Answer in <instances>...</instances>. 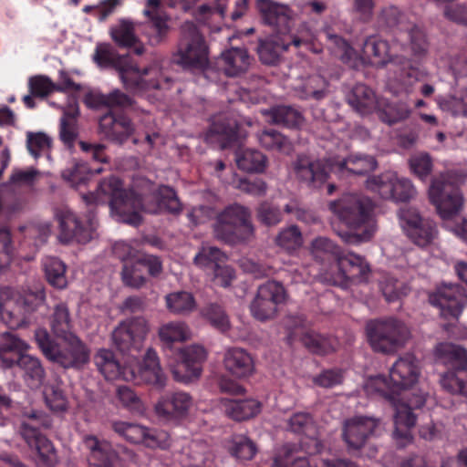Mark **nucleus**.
<instances>
[{
	"label": "nucleus",
	"mask_w": 467,
	"mask_h": 467,
	"mask_svg": "<svg viewBox=\"0 0 467 467\" xmlns=\"http://www.w3.org/2000/svg\"><path fill=\"white\" fill-rule=\"evenodd\" d=\"M106 197L111 213L117 221L132 226H139L142 223L140 212L158 213L166 211L178 214L182 211V203L175 191L169 186H162L159 190V198L154 195L140 196L123 189L122 182L115 177L102 180L96 192L84 196L87 203H104Z\"/></svg>",
	"instance_id": "obj_1"
},
{
	"label": "nucleus",
	"mask_w": 467,
	"mask_h": 467,
	"mask_svg": "<svg viewBox=\"0 0 467 467\" xmlns=\"http://www.w3.org/2000/svg\"><path fill=\"white\" fill-rule=\"evenodd\" d=\"M376 168L374 157L360 154L349 155L342 161L314 160L306 155H298L293 162L296 179L310 188L321 187L332 172L340 177L348 174L365 175Z\"/></svg>",
	"instance_id": "obj_2"
},
{
	"label": "nucleus",
	"mask_w": 467,
	"mask_h": 467,
	"mask_svg": "<svg viewBox=\"0 0 467 467\" xmlns=\"http://www.w3.org/2000/svg\"><path fill=\"white\" fill-rule=\"evenodd\" d=\"M328 207L348 229L338 233L344 243L359 244L369 241L374 235V204L368 197L346 194L338 200L330 202Z\"/></svg>",
	"instance_id": "obj_3"
},
{
	"label": "nucleus",
	"mask_w": 467,
	"mask_h": 467,
	"mask_svg": "<svg viewBox=\"0 0 467 467\" xmlns=\"http://www.w3.org/2000/svg\"><path fill=\"white\" fill-rule=\"evenodd\" d=\"M213 236L229 245L246 244L255 237L251 210L239 203L226 206L217 213L213 223Z\"/></svg>",
	"instance_id": "obj_4"
},
{
	"label": "nucleus",
	"mask_w": 467,
	"mask_h": 467,
	"mask_svg": "<svg viewBox=\"0 0 467 467\" xmlns=\"http://www.w3.org/2000/svg\"><path fill=\"white\" fill-rule=\"evenodd\" d=\"M35 339L43 355L64 368H80L89 360L90 351L77 335L63 338L65 346L60 347L46 329L38 328Z\"/></svg>",
	"instance_id": "obj_5"
},
{
	"label": "nucleus",
	"mask_w": 467,
	"mask_h": 467,
	"mask_svg": "<svg viewBox=\"0 0 467 467\" xmlns=\"http://www.w3.org/2000/svg\"><path fill=\"white\" fill-rule=\"evenodd\" d=\"M366 335L375 352L389 355L405 346L410 330L403 322L395 318L374 319L367 323Z\"/></svg>",
	"instance_id": "obj_6"
},
{
	"label": "nucleus",
	"mask_w": 467,
	"mask_h": 467,
	"mask_svg": "<svg viewBox=\"0 0 467 467\" xmlns=\"http://www.w3.org/2000/svg\"><path fill=\"white\" fill-rule=\"evenodd\" d=\"M171 62L191 71L208 67L209 47L200 31H182Z\"/></svg>",
	"instance_id": "obj_7"
},
{
	"label": "nucleus",
	"mask_w": 467,
	"mask_h": 467,
	"mask_svg": "<svg viewBox=\"0 0 467 467\" xmlns=\"http://www.w3.org/2000/svg\"><path fill=\"white\" fill-rule=\"evenodd\" d=\"M429 196L443 220L458 215L463 205V197L459 188L444 175L432 180Z\"/></svg>",
	"instance_id": "obj_8"
},
{
	"label": "nucleus",
	"mask_w": 467,
	"mask_h": 467,
	"mask_svg": "<svg viewBox=\"0 0 467 467\" xmlns=\"http://www.w3.org/2000/svg\"><path fill=\"white\" fill-rule=\"evenodd\" d=\"M149 332L145 318L136 317L120 322L111 332V340L116 348L127 355L138 354L143 347Z\"/></svg>",
	"instance_id": "obj_9"
},
{
	"label": "nucleus",
	"mask_w": 467,
	"mask_h": 467,
	"mask_svg": "<svg viewBox=\"0 0 467 467\" xmlns=\"http://www.w3.org/2000/svg\"><path fill=\"white\" fill-rule=\"evenodd\" d=\"M420 374L418 359L411 354H406L400 358L389 369V381L384 377L377 378V384H385L390 390L386 395H396L400 391L412 388L419 379Z\"/></svg>",
	"instance_id": "obj_10"
},
{
	"label": "nucleus",
	"mask_w": 467,
	"mask_h": 467,
	"mask_svg": "<svg viewBox=\"0 0 467 467\" xmlns=\"http://www.w3.org/2000/svg\"><path fill=\"white\" fill-rule=\"evenodd\" d=\"M337 262V273L330 278L331 284L346 286L348 283H367L371 275L368 262L362 255L352 252L338 254Z\"/></svg>",
	"instance_id": "obj_11"
},
{
	"label": "nucleus",
	"mask_w": 467,
	"mask_h": 467,
	"mask_svg": "<svg viewBox=\"0 0 467 467\" xmlns=\"http://www.w3.org/2000/svg\"><path fill=\"white\" fill-rule=\"evenodd\" d=\"M206 350L198 345L176 348L171 358L176 365L170 364L174 379L177 381L189 383L200 377V364L206 359Z\"/></svg>",
	"instance_id": "obj_12"
},
{
	"label": "nucleus",
	"mask_w": 467,
	"mask_h": 467,
	"mask_svg": "<svg viewBox=\"0 0 467 467\" xmlns=\"http://www.w3.org/2000/svg\"><path fill=\"white\" fill-rule=\"evenodd\" d=\"M380 419L368 416H354L344 420L342 439L349 452L359 451L368 442L369 437L377 434Z\"/></svg>",
	"instance_id": "obj_13"
},
{
	"label": "nucleus",
	"mask_w": 467,
	"mask_h": 467,
	"mask_svg": "<svg viewBox=\"0 0 467 467\" xmlns=\"http://www.w3.org/2000/svg\"><path fill=\"white\" fill-rule=\"evenodd\" d=\"M285 289L277 281H267L258 286L255 297L250 304V310L254 318L265 321L273 318L279 304L285 300Z\"/></svg>",
	"instance_id": "obj_14"
},
{
	"label": "nucleus",
	"mask_w": 467,
	"mask_h": 467,
	"mask_svg": "<svg viewBox=\"0 0 467 467\" xmlns=\"http://www.w3.org/2000/svg\"><path fill=\"white\" fill-rule=\"evenodd\" d=\"M399 217L407 236L418 246L425 247L436 238V223L431 219L422 218L416 209L401 208Z\"/></svg>",
	"instance_id": "obj_15"
},
{
	"label": "nucleus",
	"mask_w": 467,
	"mask_h": 467,
	"mask_svg": "<svg viewBox=\"0 0 467 467\" xmlns=\"http://www.w3.org/2000/svg\"><path fill=\"white\" fill-rule=\"evenodd\" d=\"M429 301L440 308L441 316L444 318L458 319L467 305V294L459 285L443 284L430 295Z\"/></svg>",
	"instance_id": "obj_16"
},
{
	"label": "nucleus",
	"mask_w": 467,
	"mask_h": 467,
	"mask_svg": "<svg viewBox=\"0 0 467 467\" xmlns=\"http://www.w3.org/2000/svg\"><path fill=\"white\" fill-rule=\"evenodd\" d=\"M56 219L59 225L58 239L63 244L77 242L87 244L93 238L96 223L93 218L88 219V225L85 226L78 220L77 215L67 209L57 210Z\"/></svg>",
	"instance_id": "obj_17"
},
{
	"label": "nucleus",
	"mask_w": 467,
	"mask_h": 467,
	"mask_svg": "<svg viewBox=\"0 0 467 467\" xmlns=\"http://www.w3.org/2000/svg\"><path fill=\"white\" fill-rule=\"evenodd\" d=\"M134 131L133 122L124 114L108 110L99 119V133L115 144L122 145Z\"/></svg>",
	"instance_id": "obj_18"
},
{
	"label": "nucleus",
	"mask_w": 467,
	"mask_h": 467,
	"mask_svg": "<svg viewBox=\"0 0 467 467\" xmlns=\"http://www.w3.org/2000/svg\"><path fill=\"white\" fill-rule=\"evenodd\" d=\"M255 7L262 23L275 29H290L296 16L288 5L274 0H256Z\"/></svg>",
	"instance_id": "obj_19"
},
{
	"label": "nucleus",
	"mask_w": 467,
	"mask_h": 467,
	"mask_svg": "<svg viewBox=\"0 0 467 467\" xmlns=\"http://www.w3.org/2000/svg\"><path fill=\"white\" fill-rule=\"evenodd\" d=\"M301 43L300 38L290 36L288 31H276L268 38L260 40L257 53L263 64L275 66L279 63L282 53L287 50L291 44L299 47Z\"/></svg>",
	"instance_id": "obj_20"
},
{
	"label": "nucleus",
	"mask_w": 467,
	"mask_h": 467,
	"mask_svg": "<svg viewBox=\"0 0 467 467\" xmlns=\"http://www.w3.org/2000/svg\"><path fill=\"white\" fill-rule=\"evenodd\" d=\"M84 103L88 108L93 109H99L101 108H107L109 110H112L114 108L122 110L138 109L136 101L119 88H115L108 94H103L99 91H89L85 95Z\"/></svg>",
	"instance_id": "obj_21"
},
{
	"label": "nucleus",
	"mask_w": 467,
	"mask_h": 467,
	"mask_svg": "<svg viewBox=\"0 0 467 467\" xmlns=\"http://www.w3.org/2000/svg\"><path fill=\"white\" fill-rule=\"evenodd\" d=\"M395 407V430L393 437L398 441V446L403 447L411 440L410 429L416 424V415L412 410L401 402H397L394 395H386Z\"/></svg>",
	"instance_id": "obj_22"
},
{
	"label": "nucleus",
	"mask_w": 467,
	"mask_h": 467,
	"mask_svg": "<svg viewBox=\"0 0 467 467\" xmlns=\"http://www.w3.org/2000/svg\"><path fill=\"white\" fill-rule=\"evenodd\" d=\"M84 444L88 450V467H114L118 453L106 441H99L96 436L88 435Z\"/></svg>",
	"instance_id": "obj_23"
},
{
	"label": "nucleus",
	"mask_w": 467,
	"mask_h": 467,
	"mask_svg": "<svg viewBox=\"0 0 467 467\" xmlns=\"http://www.w3.org/2000/svg\"><path fill=\"white\" fill-rule=\"evenodd\" d=\"M192 399L186 392H174L161 397L155 404L156 413L165 419L182 418L187 415Z\"/></svg>",
	"instance_id": "obj_24"
},
{
	"label": "nucleus",
	"mask_w": 467,
	"mask_h": 467,
	"mask_svg": "<svg viewBox=\"0 0 467 467\" xmlns=\"http://www.w3.org/2000/svg\"><path fill=\"white\" fill-rule=\"evenodd\" d=\"M62 117L59 124V137L65 145L72 148L79 134V107L75 98H70L66 106L61 108Z\"/></svg>",
	"instance_id": "obj_25"
},
{
	"label": "nucleus",
	"mask_w": 467,
	"mask_h": 467,
	"mask_svg": "<svg viewBox=\"0 0 467 467\" xmlns=\"http://www.w3.org/2000/svg\"><path fill=\"white\" fill-rule=\"evenodd\" d=\"M223 365L225 369L237 379H245L254 370L252 356L241 348L227 349L223 356Z\"/></svg>",
	"instance_id": "obj_26"
},
{
	"label": "nucleus",
	"mask_w": 467,
	"mask_h": 467,
	"mask_svg": "<svg viewBox=\"0 0 467 467\" xmlns=\"http://www.w3.org/2000/svg\"><path fill=\"white\" fill-rule=\"evenodd\" d=\"M293 90L300 99L319 101L328 95L329 83L324 77L315 74L300 78Z\"/></svg>",
	"instance_id": "obj_27"
},
{
	"label": "nucleus",
	"mask_w": 467,
	"mask_h": 467,
	"mask_svg": "<svg viewBox=\"0 0 467 467\" xmlns=\"http://www.w3.org/2000/svg\"><path fill=\"white\" fill-rule=\"evenodd\" d=\"M28 345L16 334L5 332L0 337V360L5 368H12L25 357Z\"/></svg>",
	"instance_id": "obj_28"
},
{
	"label": "nucleus",
	"mask_w": 467,
	"mask_h": 467,
	"mask_svg": "<svg viewBox=\"0 0 467 467\" xmlns=\"http://www.w3.org/2000/svg\"><path fill=\"white\" fill-rule=\"evenodd\" d=\"M435 357L456 372L467 370V349L451 342L439 343L434 349Z\"/></svg>",
	"instance_id": "obj_29"
},
{
	"label": "nucleus",
	"mask_w": 467,
	"mask_h": 467,
	"mask_svg": "<svg viewBox=\"0 0 467 467\" xmlns=\"http://www.w3.org/2000/svg\"><path fill=\"white\" fill-rule=\"evenodd\" d=\"M0 317L12 329L22 327L26 320L17 302L12 298V291L8 287L0 289Z\"/></svg>",
	"instance_id": "obj_30"
},
{
	"label": "nucleus",
	"mask_w": 467,
	"mask_h": 467,
	"mask_svg": "<svg viewBox=\"0 0 467 467\" xmlns=\"http://www.w3.org/2000/svg\"><path fill=\"white\" fill-rule=\"evenodd\" d=\"M311 353L316 355H327L337 348V340L329 336L322 335L313 329L302 330L297 339Z\"/></svg>",
	"instance_id": "obj_31"
},
{
	"label": "nucleus",
	"mask_w": 467,
	"mask_h": 467,
	"mask_svg": "<svg viewBox=\"0 0 467 467\" xmlns=\"http://www.w3.org/2000/svg\"><path fill=\"white\" fill-rule=\"evenodd\" d=\"M226 449L236 462L244 463L253 461L259 451L258 444L244 434H234L227 442Z\"/></svg>",
	"instance_id": "obj_32"
},
{
	"label": "nucleus",
	"mask_w": 467,
	"mask_h": 467,
	"mask_svg": "<svg viewBox=\"0 0 467 467\" xmlns=\"http://www.w3.org/2000/svg\"><path fill=\"white\" fill-rule=\"evenodd\" d=\"M221 61L228 77H238L248 70L252 58L246 49L232 47L221 54Z\"/></svg>",
	"instance_id": "obj_33"
},
{
	"label": "nucleus",
	"mask_w": 467,
	"mask_h": 467,
	"mask_svg": "<svg viewBox=\"0 0 467 467\" xmlns=\"http://www.w3.org/2000/svg\"><path fill=\"white\" fill-rule=\"evenodd\" d=\"M265 115L268 117L270 123L289 129H299L305 123L303 113L292 106L273 107Z\"/></svg>",
	"instance_id": "obj_34"
},
{
	"label": "nucleus",
	"mask_w": 467,
	"mask_h": 467,
	"mask_svg": "<svg viewBox=\"0 0 467 467\" xmlns=\"http://www.w3.org/2000/svg\"><path fill=\"white\" fill-rule=\"evenodd\" d=\"M118 71L124 88L135 93L150 88L167 89L172 82L171 77H163V81L159 79H144L141 76L131 77L128 75V70L122 67H118Z\"/></svg>",
	"instance_id": "obj_35"
},
{
	"label": "nucleus",
	"mask_w": 467,
	"mask_h": 467,
	"mask_svg": "<svg viewBox=\"0 0 467 467\" xmlns=\"http://www.w3.org/2000/svg\"><path fill=\"white\" fill-rule=\"evenodd\" d=\"M17 367L22 371L26 384L31 389L40 388L46 379V371L39 358L26 354L18 359Z\"/></svg>",
	"instance_id": "obj_36"
},
{
	"label": "nucleus",
	"mask_w": 467,
	"mask_h": 467,
	"mask_svg": "<svg viewBox=\"0 0 467 467\" xmlns=\"http://www.w3.org/2000/svg\"><path fill=\"white\" fill-rule=\"evenodd\" d=\"M349 105L360 114H368L378 107L374 91L365 84H357L348 97Z\"/></svg>",
	"instance_id": "obj_37"
},
{
	"label": "nucleus",
	"mask_w": 467,
	"mask_h": 467,
	"mask_svg": "<svg viewBox=\"0 0 467 467\" xmlns=\"http://www.w3.org/2000/svg\"><path fill=\"white\" fill-rule=\"evenodd\" d=\"M225 414L236 420H247L256 416L261 410V403L255 400H224Z\"/></svg>",
	"instance_id": "obj_38"
},
{
	"label": "nucleus",
	"mask_w": 467,
	"mask_h": 467,
	"mask_svg": "<svg viewBox=\"0 0 467 467\" xmlns=\"http://www.w3.org/2000/svg\"><path fill=\"white\" fill-rule=\"evenodd\" d=\"M189 329L184 323L171 322L163 325L159 330L161 340L167 344L165 348L166 356L171 358L174 350L171 347L173 342H181L189 338Z\"/></svg>",
	"instance_id": "obj_39"
},
{
	"label": "nucleus",
	"mask_w": 467,
	"mask_h": 467,
	"mask_svg": "<svg viewBox=\"0 0 467 467\" xmlns=\"http://www.w3.org/2000/svg\"><path fill=\"white\" fill-rule=\"evenodd\" d=\"M238 168L246 172H263L267 164V158L261 151L245 149L235 153Z\"/></svg>",
	"instance_id": "obj_40"
},
{
	"label": "nucleus",
	"mask_w": 467,
	"mask_h": 467,
	"mask_svg": "<svg viewBox=\"0 0 467 467\" xmlns=\"http://www.w3.org/2000/svg\"><path fill=\"white\" fill-rule=\"evenodd\" d=\"M166 307L175 315L185 316L196 309L193 295L188 291H175L165 296Z\"/></svg>",
	"instance_id": "obj_41"
},
{
	"label": "nucleus",
	"mask_w": 467,
	"mask_h": 467,
	"mask_svg": "<svg viewBox=\"0 0 467 467\" xmlns=\"http://www.w3.org/2000/svg\"><path fill=\"white\" fill-rule=\"evenodd\" d=\"M43 268L47 283L57 289L67 286L66 275L67 265L57 257H47L43 262Z\"/></svg>",
	"instance_id": "obj_42"
},
{
	"label": "nucleus",
	"mask_w": 467,
	"mask_h": 467,
	"mask_svg": "<svg viewBox=\"0 0 467 467\" xmlns=\"http://www.w3.org/2000/svg\"><path fill=\"white\" fill-rule=\"evenodd\" d=\"M50 326L54 335L60 339L75 335L71 331L72 323L69 309L65 303H59L54 307V312L50 317Z\"/></svg>",
	"instance_id": "obj_43"
},
{
	"label": "nucleus",
	"mask_w": 467,
	"mask_h": 467,
	"mask_svg": "<svg viewBox=\"0 0 467 467\" xmlns=\"http://www.w3.org/2000/svg\"><path fill=\"white\" fill-rule=\"evenodd\" d=\"M238 124L234 119H219L210 130L211 136H217L223 149L230 147L238 140Z\"/></svg>",
	"instance_id": "obj_44"
},
{
	"label": "nucleus",
	"mask_w": 467,
	"mask_h": 467,
	"mask_svg": "<svg viewBox=\"0 0 467 467\" xmlns=\"http://www.w3.org/2000/svg\"><path fill=\"white\" fill-rule=\"evenodd\" d=\"M94 362L106 379L113 380L119 377L120 365L111 350L99 349L94 357Z\"/></svg>",
	"instance_id": "obj_45"
},
{
	"label": "nucleus",
	"mask_w": 467,
	"mask_h": 467,
	"mask_svg": "<svg viewBox=\"0 0 467 467\" xmlns=\"http://www.w3.org/2000/svg\"><path fill=\"white\" fill-rule=\"evenodd\" d=\"M258 140L262 147L269 150H277L286 154L293 150V144L290 140L273 129L262 131L258 135Z\"/></svg>",
	"instance_id": "obj_46"
},
{
	"label": "nucleus",
	"mask_w": 467,
	"mask_h": 467,
	"mask_svg": "<svg viewBox=\"0 0 467 467\" xmlns=\"http://www.w3.org/2000/svg\"><path fill=\"white\" fill-rule=\"evenodd\" d=\"M379 288L388 302H394L407 296L410 286L404 281L386 275L379 281Z\"/></svg>",
	"instance_id": "obj_47"
},
{
	"label": "nucleus",
	"mask_w": 467,
	"mask_h": 467,
	"mask_svg": "<svg viewBox=\"0 0 467 467\" xmlns=\"http://www.w3.org/2000/svg\"><path fill=\"white\" fill-rule=\"evenodd\" d=\"M410 107L403 101L388 103L385 108L379 109V119L388 125H393L408 119L410 115Z\"/></svg>",
	"instance_id": "obj_48"
},
{
	"label": "nucleus",
	"mask_w": 467,
	"mask_h": 467,
	"mask_svg": "<svg viewBox=\"0 0 467 467\" xmlns=\"http://www.w3.org/2000/svg\"><path fill=\"white\" fill-rule=\"evenodd\" d=\"M121 280L126 286L139 289L145 285L146 277L139 259L133 262H125L121 270Z\"/></svg>",
	"instance_id": "obj_49"
},
{
	"label": "nucleus",
	"mask_w": 467,
	"mask_h": 467,
	"mask_svg": "<svg viewBox=\"0 0 467 467\" xmlns=\"http://www.w3.org/2000/svg\"><path fill=\"white\" fill-rule=\"evenodd\" d=\"M303 243L302 233L296 225L282 229L275 237V244L288 253L299 249Z\"/></svg>",
	"instance_id": "obj_50"
},
{
	"label": "nucleus",
	"mask_w": 467,
	"mask_h": 467,
	"mask_svg": "<svg viewBox=\"0 0 467 467\" xmlns=\"http://www.w3.org/2000/svg\"><path fill=\"white\" fill-rule=\"evenodd\" d=\"M225 254L217 247L203 246L194 257V264L209 273L219 264L224 263Z\"/></svg>",
	"instance_id": "obj_51"
},
{
	"label": "nucleus",
	"mask_w": 467,
	"mask_h": 467,
	"mask_svg": "<svg viewBox=\"0 0 467 467\" xmlns=\"http://www.w3.org/2000/svg\"><path fill=\"white\" fill-rule=\"evenodd\" d=\"M26 317V315L37 310L46 300V294L42 285L35 287V290L29 289L23 296H19L15 299Z\"/></svg>",
	"instance_id": "obj_52"
},
{
	"label": "nucleus",
	"mask_w": 467,
	"mask_h": 467,
	"mask_svg": "<svg viewBox=\"0 0 467 467\" xmlns=\"http://www.w3.org/2000/svg\"><path fill=\"white\" fill-rule=\"evenodd\" d=\"M255 216L259 223L267 227L275 226L283 220L279 206L268 201L261 202L255 209Z\"/></svg>",
	"instance_id": "obj_53"
},
{
	"label": "nucleus",
	"mask_w": 467,
	"mask_h": 467,
	"mask_svg": "<svg viewBox=\"0 0 467 467\" xmlns=\"http://www.w3.org/2000/svg\"><path fill=\"white\" fill-rule=\"evenodd\" d=\"M202 314L213 327L221 332H226L230 328L229 317L220 305L216 303L208 304L202 308Z\"/></svg>",
	"instance_id": "obj_54"
},
{
	"label": "nucleus",
	"mask_w": 467,
	"mask_h": 467,
	"mask_svg": "<svg viewBox=\"0 0 467 467\" xmlns=\"http://www.w3.org/2000/svg\"><path fill=\"white\" fill-rule=\"evenodd\" d=\"M112 428L114 431L131 443H143L145 435L147 434V428L139 424L124 421L113 422Z\"/></svg>",
	"instance_id": "obj_55"
},
{
	"label": "nucleus",
	"mask_w": 467,
	"mask_h": 467,
	"mask_svg": "<svg viewBox=\"0 0 467 467\" xmlns=\"http://www.w3.org/2000/svg\"><path fill=\"white\" fill-rule=\"evenodd\" d=\"M116 398L118 402L125 409L131 412L141 413L144 410L143 404L140 397L133 389L127 386H119L116 390Z\"/></svg>",
	"instance_id": "obj_56"
},
{
	"label": "nucleus",
	"mask_w": 467,
	"mask_h": 467,
	"mask_svg": "<svg viewBox=\"0 0 467 467\" xmlns=\"http://www.w3.org/2000/svg\"><path fill=\"white\" fill-rule=\"evenodd\" d=\"M442 388L452 394L467 396V374L465 372H448L441 379Z\"/></svg>",
	"instance_id": "obj_57"
},
{
	"label": "nucleus",
	"mask_w": 467,
	"mask_h": 467,
	"mask_svg": "<svg viewBox=\"0 0 467 467\" xmlns=\"http://www.w3.org/2000/svg\"><path fill=\"white\" fill-rule=\"evenodd\" d=\"M395 176L385 173L374 176L367 181L368 188L379 193L383 199H390L393 196V183Z\"/></svg>",
	"instance_id": "obj_58"
},
{
	"label": "nucleus",
	"mask_w": 467,
	"mask_h": 467,
	"mask_svg": "<svg viewBox=\"0 0 467 467\" xmlns=\"http://www.w3.org/2000/svg\"><path fill=\"white\" fill-rule=\"evenodd\" d=\"M288 430L296 434L312 436L315 432L314 420L309 413H295L288 420Z\"/></svg>",
	"instance_id": "obj_59"
},
{
	"label": "nucleus",
	"mask_w": 467,
	"mask_h": 467,
	"mask_svg": "<svg viewBox=\"0 0 467 467\" xmlns=\"http://www.w3.org/2000/svg\"><path fill=\"white\" fill-rule=\"evenodd\" d=\"M363 51L367 56L377 57L383 64L389 57V46L387 41L376 36L368 37L363 44Z\"/></svg>",
	"instance_id": "obj_60"
},
{
	"label": "nucleus",
	"mask_w": 467,
	"mask_h": 467,
	"mask_svg": "<svg viewBox=\"0 0 467 467\" xmlns=\"http://www.w3.org/2000/svg\"><path fill=\"white\" fill-rule=\"evenodd\" d=\"M285 327L289 332L286 337L287 343L292 345L300 337L302 330H307V320L302 314H290L285 318Z\"/></svg>",
	"instance_id": "obj_61"
},
{
	"label": "nucleus",
	"mask_w": 467,
	"mask_h": 467,
	"mask_svg": "<svg viewBox=\"0 0 467 467\" xmlns=\"http://www.w3.org/2000/svg\"><path fill=\"white\" fill-rule=\"evenodd\" d=\"M120 4V0H101L97 5H85L82 11L85 14L92 15L99 21L102 22L107 20Z\"/></svg>",
	"instance_id": "obj_62"
},
{
	"label": "nucleus",
	"mask_w": 467,
	"mask_h": 467,
	"mask_svg": "<svg viewBox=\"0 0 467 467\" xmlns=\"http://www.w3.org/2000/svg\"><path fill=\"white\" fill-rule=\"evenodd\" d=\"M111 36L119 47H133L134 53L137 55L144 53V47L133 31H111Z\"/></svg>",
	"instance_id": "obj_63"
},
{
	"label": "nucleus",
	"mask_w": 467,
	"mask_h": 467,
	"mask_svg": "<svg viewBox=\"0 0 467 467\" xmlns=\"http://www.w3.org/2000/svg\"><path fill=\"white\" fill-rule=\"evenodd\" d=\"M393 196L390 199L395 202H406L414 198L416 190L411 182L405 178H396L393 183Z\"/></svg>",
	"instance_id": "obj_64"
}]
</instances>
